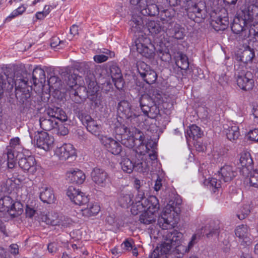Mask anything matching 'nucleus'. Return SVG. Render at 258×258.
<instances>
[{
	"instance_id": "obj_1",
	"label": "nucleus",
	"mask_w": 258,
	"mask_h": 258,
	"mask_svg": "<svg viewBox=\"0 0 258 258\" xmlns=\"http://www.w3.org/2000/svg\"><path fill=\"white\" fill-rule=\"evenodd\" d=\"M145 136L139 129L134 127L130 128L127 137L122 139V144L127 148H132L138 145L136 150L138 154L143 155V158L149 159L152 162L157 159V153L154 149H149L148 145L144 144Z\"/></svg>"
},
{
	"instance_id": "obj_2",
	"label": "nucleus",
	"mask_w": 258,
	"mask_h": 258,
	"mask_svg": "<svg viewBox=\"0 0 258 258\" xmlns=\"http://www.w3.org/2000/svg\"><path fill=\"white\" fill-rule=\"evenodd\" d=\"M182 234L176 230L170 232L167 231L163 234V241L157 247L165 257L169 253L179 255L183 254L188 252V249L186 246L182 244Z\"/></svg>"
},
{
	"instance_id": "obj_3",
	"label": "nucleus",
	"mask_w": 258,
	"mask_h": 258,
	"mask_svg": "<svg viewBox=\"0 0 258 258\" xmlns=\"http://www.w3.org/2000/svg\"><path fill=\"white\" fill-rule=\"evenodd\" d=\"M255 3L256 0H245L243 21L244 26L249 27L258 36V6Z\"/></svg>"
},
{
	"instance_id": "obj_4",
	"label": "nucleus",
	"mask_w": 258,
	"mask_h": 258,
	"mask_svg": "<svg viewBox=\"0 0 258 258\" xmlns=\"http://www.w3.org/2000/svg\"><path fill=\"white\" fill-rule=\"evenodd\" d=\"M243 177L244 182L250 186L258 187V170H254L253 161L247 151L243 152Z\"/></svg>"
},
{
	"instance_id": "obj_5",
	"label": "nucleus",
	"mask_w": 258,
	"mask_h": 258,
	"mask_svg": "<svg viewBox=\"0 0 258 258\" xmlns=\"http://www.w3.org/2000/svg\"><path fill=\"white\" fill-rule=\"evenodd\" d=\"M179 210L171 204H167L158 220V225L163 229H168L174 227Z\"/></svg>"
},
{
	"instance_id": "obj_6",
	"label": "nucleus",
	"mask_w": 258,
	"mask_h": 258,
	"mask_svg": "<svg viewBox=\"0 0 258 258\" xmlns=\"http://www.w3.org/2000/svg\"><path fill=\"white\" fill-rule=\"evenodd\" d=\"M31 139L36 142L37 147L46 151H50L53 147L54 138L44 131H37L33 135L32 132L29 133Z\"/></svg>"
},
{
	"instance_id": "obj_7",
	"label": "nucleus",
	"mask_w": 258,
	"mask_h": 258,
	"mask_svg": "<svg viewBox=\"0 0 258 258\" xmlns=\"http://www.w3.org/2000/svg\"><path fill=\"white\" fill-rule=\"evenodd\" d=\"M137 51L142 56L152 58L154 56L155 48L150 38L141 36L135 41Z\"/></svg>"
},
{
	"instance_id": "obj_8",
	"label": "nucleus",
	"mask_w": 258,
	"mask_h": 258,
	"mask_svg": "<svg viewBox=\"0 0 258 258\" xmlns=\"http://www.w3.org/2000/svg\"><path fill=\"white\" fill-rule=\"evenodd\" d=\"M211 25L217 31L224 30L229 25V20L225 9H222L217 14L213 12L211 15Z\"/></svg>"
},
{
	"instance_id": "obj_9",
	"label": "nucleus",
	"mask_w": 258,
	"mask_h": 258,
	"mask_svg": "<svg viewBox=\"0 0 258 258\" xmlns=\"http://www.w3.org/2000/svg\"><path fill=\"white\" fill-rule=\"evenodd\" d=\"M191 6L186 9L187 14L188 17L195 21H198L197 19L203 20L206 16L207 9L205 3L200 2L198 4L193 5L192 2H189L188 5ZM200 21V20H199Z\"/></svg>"
},
{
	"instance_id": "obj_10",
	"label": "nucleus",
	"mask_w": 258,
	"mask_h": 258,
	"mask_svg": "<svg viewBox=\"0 0 258 258\" xmlns=\"http://www.w3.org/2000/svg\"><path fill=\"white\" fill-rule=\"evenodd\" d=\"M41 219L47 224L58 225L63 227L68 226L71 222L69 218L55 213H48L43 215Z\"/></svg>"
},
{
	"instance_id": "obj_11",
	"label": "nucleus",
	"mask_w": 258,
	"mask_h": 258,
	"mask_svg": "<svg viewBox=\"0 0 258 258\" xmlns=\"http://www.w3.org/2000/svg\"><path fill=\"white\" fill-rule=\"evenodd\" d=\"M117 112L120 117L126 118L131 121H134L139 114L136 110H133L130 103L126 100H122L118 103Z\"/></svg>"
},
{
	"instance_id": "obj_12",
	"label": "nucleus",
	"mask_w": 258,
	"mask_h": 258,
	"mask_svg": "<svg viewBox=\"0 0 258 258\" xmlns=\"http://www.w3.org/2000/svg\"><path fill=\"white\" fill-rule=\"evenodd\" d=\"M138 71L143 79L149 84L154 83L157 78L155 71L150 69V67L144 62L138 63Z\"/></svg>"
},
{
	"instance_id": "obj_13",
	"label": "nucleus",
	"mask_w": 258,
	"mask_h": 258,
	"mask_svg": "<svg viewBox=\"0 0 258 258\" xmlns=\"http://www.w3.org/2000/svg\"><path fill=\"white\" fill-rule=\"evenodd\" d=\"M7 83L12 87L15 85L17 88H25L29 86L28 81L24 79L20 78L14 80L12 78L9 77L5 74L0 75V96L3 94Z\"/></svg>"
},
{
	"instance_id": "obj_14",
	"label": "nucleus",
	"mask_w": 258,
	"mask_h": 258,
	"mask_svg": "<svg viewBox=\"0 0 258 258\" xmlns=\"http://www.w3.org/2000/svg\"><path fill=\"white\" fill-rule=\"evenodd\" d=\"M99 140L104 148L111 154L116 155L121 152L122 146L118 141L106 136H101Z\"/></svg>"
},
{
	"instance_id": "obj_15",
	"label": "nucleus",
	"mask_w": 258,
	"mask_h": 258,
	"mask_svg": "<svg viewBox=\"0 0 258 258\" xmlns=\"http://www.w3.org/2000/svg\"><path fill=\"white\" fill-rule=\"evenodd\" d=\"M67 195L70 200L76 205H85L89 201L88 197L84 193L73 186L68 188Z\"/></svg>"
},
{
	"instance_id": "obj_16",
	"label": "nucleus",
	"mask_w": 258,
	"mask_h": 258,
	"mask_svg": "<svg viewBox=\"0 0 258 258\" xmlns=\"http://www.w3.org/2000/svg\"><path fill=\"white\" fill-rule=\"evenodd\" d=\"M18 164L24 172H27L29 174L34 175L38 168L36 160L32 156L21 158Z\"/></svg>"
},
{
	"instance_id": "obj_17",
	"label": "nucleus",
	"mask_w": 258,
	"mask_h": 258,
	"mask_svg": "<svg viewBox=\"0 0 258 258\" xmlns=\"http://www.w3.org/2000/svg\"><path fill=\"white\" fill-rule=\"evenodd\" d=\"M55 155L60 160H66L70 157L76 156V150L72 144H64L56 148Z\"/></svg>"
},
{
	"instance_id": "obj_18",
	"label": "nucleus",
	"mask_w": 258,
	"mask_h": 258,
	"mask_svg": "<svg viewBox=\"0 0 258 258\" xmlns=\"http://www.w3.org/2000/svg\"><path fill=\"white\" fill-rule=\"evenodd\" d=\"M92 180L98 186L105 187L107 183L108 175L103 169L95 168L91 174Z\"/></svg>"
},
{
	"instance_id": "obj_19",
	"label": "nucleus",
	"mask_w": 258,
	"mask_h": 258,
	"mask_svg": "<svg viewBox=\"0 0 258 258\" xmlns=\"http://www.w3.org/2000/svg\"><path fill=\"white\" fill-rule=\"evenodd\" d=\"M22 150V147L20 144V139L16 137L10 140V145L6 149V153L8 159H15L18 153Z\"/></svg>"
},
{
	"instance_id": "obj_20",
	"label": "nucleus",
	"mask_w": 258,
	"mask_h": 258,
	"mask_svg": "<svg viewBox=\"0 0 258 258\" xmlns=\"http://www.w3.org/2000/svg\"><path fill=\"white\" fill-rule=\"evenodd\" d=\"M66 176L70 182L76 184H82L85 179V174L81 170L76 169H71L67 171Z\"/></svg>"
},
{
	"instance_id": "obj_21",
	"label": "nucleus",
	"mask_w": 258,
	"mask_h": 258,
	"mask_svg": "<svg viewBox=\"0 0 258 258\" xmlns=\"http://www.w3.org/2000/svg\"><path fill=\"white\" fill-rule=\"evenodd\" d=\"M135 198L136 203L132 206L131 211L132 214L136 215L139 213L143 212L144 210L143 204L144 200H148L145 198L144 191L142 189H138Z\"/></svg>"
},
{
	"instance_id": "obj_22",
	"label": "nucleus",
	"mask_w": 258,
	"mask_h": 258,
	"mask_svg": "<svg viewBox=\"0 0 258 258\" xmlns=\"http://www.w3.org/2000/svg\"><path fill=\"white\" fill-rule=\"evenodd\" d=\"M86 124L87 130L95 136H99L101 133L102 127L96 121L89 115L85 116L83 120Z\"/></svg>"
},
{
	"instance_id": "obj_23",
	"label": "nucleus",
	"mask_w": 258,
	"mask_h": 258,
	"mask_svg": "<svg viewBox=\"0 0 258 258\" xmlns=\"http://www.w3.org/2000/svg\"><path fill=\"white\" fill-rule=\"evenodd\" d=\"M47 114L51 117L55 121L60 120L61 121H66L67 120L68 117L65 112L59 107L49 108L46 110Z\"/></svg>"
},
{
	"instance_id": "obj_24",
	"label": "nucleus",
	"mask_w": 258,
	"mask_h": 258,
	"mask_svg": "<svg viewBox=\"0 0 258 258\" xmlns=\"http://www.w3.org/2000/svg\"><path fill=\"white\" fill-rule=\"evenodd\" d=\"M150 0L145 2L140 9L139 10L140 13L144 16H155L160 13V10L158 7L154 4H150Z\"/></svg>"
},
{
	"instance_id": "obj_25",
	"label": "nucleus",
	"mask_w": 258,
	"mask_h": 258,
	"mask_svg": "<svg viewBox=\"0 0 258 258\" xmlns=\"http://www.w3.org/2000/svg\"><path fill=\"white\" fill-rule=\"evenodd\" d=\"M40 125L45 131H50L55 128L57 126L58 121H55L51 117H49L47 112L41 116L39 119Z\"/></svg>"
},
{
	"instance_id": "obj_26",
	"label": "nucleus",
	"mask_w": 258,
	"mask_h": 258,
	"mask_svg": "<svg viewBox=\"0 0 258 258\" xmlns=\"http://www.w3.org/2000/svg\"><path fill=\"white\" fill-rule=\"evenodd\" d=\"M143 204V211H149L152 213L157 212L159 209V204L157 198L155 196H151L148 200H144Z\"/></svg>"
},
{
	"instance_id": "obj_27",
	"label": "nucleus",
	"mask_w": 258,
	"mask_h": 258,
	"mask_svg": "<svg viewBox=\"0 0 258 258\" xmlns=\"http://www.w3.org/2000/svg\"><path fill=\"white\" fill-rule=\"evenodd\" d=\"M218 172L219 175L221 176V178L223 179L225 182L231 180L236 176L237 174L234 168L228 165L223 166Z\"/></svg>"
},
{
	"instance_id": "obj_28",
	"label": "nucleus",
	"mask_w": 258,
	"mask_h": 258,
	"mask_svg": "<svg viewBox=\"0 0 258 258\" xmlns=\"http://www.w3.org/2000/svg\"><path fill=\"white\" fill-rule=\"evenodd\" d=\"M46 81L45 71L39 67H36L32 73V80L31 83L34 86L38 84L43 85Z\"/></svg>"
},
{
	"instance_id": "obj_29",
	"label": "nucleus",
	"mask_w": 258,
	"mask_h": 258,
	"mask_svg": "<svg viewBox=\"0 0 258 258\" xmlns=\"http://www.w3.org/2000/svg\"><path fill=\"white\" fill-rule=\"evenodd\" d=\"M40 199L44 203H52L54 200L53 190L47 186H42L40 188Z\"/></svg>"
},
{
	"instance_id": "obj_30",
	"label": "nucleus",
	"mask_w": 258,
	"mask_h": 258,
	"mask_svg": "<svg viewBox=\"0 0 258 258\" xmlns=\"http://www.w3.org/2000/svg\"><path fill=\"white\" fill-rule=\"evenodd\" d=\"M100 210V206L97 204L89 203L86 207L80 210V213L84 217H90L97 215Z\"/></svg>"
},
{
	"instance_id": "obj_31",
	"label": "nucleus",
	"mask_w": 258,
	"mask_h": 258,
	"mask_svg": "<svg viewBox=\"0 0 258 258\" xmlns=\"http://www.w3.org/2000/svg\"><path fill=\"white\" fill-rule=\"evenodd\" d=\"M134 195L131 191L123 192L119 195L118 202L120 206L123 208H128L133 204Z\"/></svg>"
},
{
	"instance_id": "obj_32",
	"label": "nucleus",
	"mask_w": 258,
	"mask_h": 258,
	"mask_svg": "<svg viewBox=\"0 0 258 258\" xmlns=\"http://www.w3.org/2000/svg\"><path fill=\"white\" fill-rule=\"evenodd\" d=\"M146 26L151 35L153 37H157L159 34L163 31V28L161 26L159 22L155 21H149Z\"/></svg>"
},
{
	"instance_id": "obj_33",
	"label": "nucleus",
	"mask_w": 258,
	"mask_h": 258,
	"mask_svg": "<svg viewBox=\"0 0 258 258\" xmlns=\"http://www.w3.org/2000/svg\"><path fill=\"white\" fill-rule=\"evenodd\" d=\"M168 33L170 36L177 40L183 39L185 36V29L178 24H175L174 27L169 30Z\"/></svg>"
},
{
	"instance_id": "obj_34",
	"label": "nucleus",
	"mask_w": 258,
	"mask_h": 258,
	"mask_svg": "<svg viewBox=\"0 0 258 258\" xmlns=\"http://www.w3.org/2000/svg\"><path fill=\"white\" fill-rule=\"evenodd\" d=\"M202 135V132L200 128L195 124H192L189 126L187 130L185 137L188 140V138L194 139L195 138H201Z\"/></svg>"
},
{
	"instance_id": "obj_35",
	"label": "nucleus",
	"mask_w": 258,
	"mask_h": 258,
	"mask_svg": "<svg viewBox=\"0 0 258 258\" xmlns=\"http://www.w3.org/2000/svg\"><path fill=\"white\" fill-rule=\"evenodd\" d=\"M8 212L14 217L18 216L23 212V206L20 202L13 200V203H12Z\"/></svg>"
},
{
	"instance_id": "obj_36",
	"label": "nucleus",
	"mask_w": 258,
	"mask_h": 258,
	"mask_svg": "<svg viewBox=\"0 0 258 258\" xmlns=\"http://www.w3.org/2000/svg\"><path fill=\"white\" fill-rule=\"evenodd\" d=\"M85 80L87 86V93L90 95H94L98 91V87L94 80V77L92 76L90 78L89 77L86 78ZM84 88L86 89V88Z\"/></svg>"
},
{
	"instance_id": "obj_37",
	"label": "nucleus",
	"mask_w": 258,
	"mask_h": 258,
	"mask_svg": "<svg viewBox=\"0 0 258 258\" xmlns=\"http://www.w3.org/2000/svg\"><path fill=\"white\" fill-rule=\"evenodd\" d=\"M84 91V87H78L77 89L70 90V95L71 99L76 103H81L84 99V97L80 94L81 91Z\"/></svg>"
},
{
	"instance_id": "obj_38",
	"label": "nucleus",
	"mask_w": 258,
	"mask_h": 258,
	"mask_svg": "<svg viewBox=\"0 0 258 258\" xmlns=\"http://www.w3.org/2000/svg\"><path fill=\"white\" fill-rule=\"evenodd\" d=\"M175 63L177 66L181 70H186L189 67L188 58L182 53H179L178 55L176 56Z\"/></svg>"
},
{
	"instance_id": "obj_39",
	"label": "nucleus",
	"mask_w": 258,
	"mask_h": 258,
	"mask_svg": "<svg viewBox=\"0 0 258 258\" xmlns=\"http://www.w3.org/2000/svg\"><path fill=\"white\" fill-rule=\"evenodd\" d=\"M13 200L9 196L0 198V212H8Z\"/></svg>"
},
{
	"instance_id": "obj_40",
	"label": "nucleus",
	"mask_w": 258,
	"mask_h": 258,
	"mask_svg": "<svg viewBox=\"0 0 258 258\" xmlns=\"http://www.w3.org/2000/svg\"><path fill=\"white\" fill-rule=\"evenodd\" d=\"M144 211L145 212L142 214L140 217V221L141 223L145 224H150L155 221L156 216L155 213H152L147 211Z\"/></svg>"
},
{
	"instance_id": "obj_41",
	"label": "nucleus",
	"mask_w": 258,
	"mask_h": 258,
	"mask_svg": "<svg viewBox=\"0 0 258 258\" xmlns=\"http://www.w3.org/2000/svg\"><path fill=\"white\" fill-rule=\"evenodd\" d=\"M227 138L229 140H235L240 136L239 128L236 125H233L225 130Z\"/></svg>"
},
{
	"instance_id": "obj_42",
	"label": "nucleus",
	"mask_w": 258,
	"mask_h": 258,
	"mask_svg": "<svg viewBox=\"0 0 258 258\" xmlns=\"http://www.w3.org/2000/svg\"><path fill=\"white\" fill-rule=\"evenodd\" d=\"M253 237L250 233V229L247 226L243 225V246L244 244L246 246L250 245L252 242Z\"/></svg>"
},
{
	"instance_id": "obj_43",
	"label": "nucleus",
	"mask_w": 258,
	"mask_h": 258,
	"mask_svg": "<svg viewBox=\"0 0 258 258\" xmlns=\"http://www.w3.org/2000/svg\"><path fill=\"white\" fill-rule=\"evenodd\" d=\"M121 169L124 172L127 173H131L133 172L135 168V164L128 158H123L120 163Z\"/></svg>"
},
{
	"instance_id": "obj_44",
	"label": "nucleus",
	"mask_w": 258,
	"mask_h": 258,
	"mask_svg": "<svg viewBox=\"0 0 258 258\" xmlns=\"http://www.w3.org/2000/svg\"><path fill=\"white\" fill-rule=\"evenodd\" d=\"M143 112L149 118L153 119L157 116L159 112V110L156 105L152 104L149 107H146V108L143 107Z\"/></svg>"
},
{
	"instance_id": "obj_45",
	"label": "nucleus",
	"mask_w": 258,
	"mask_h": 258,
	"mask_svg": "<svg viewBox=\"0 0 258 258\" xmlns=\"http://www.w3.org/2000/svg\"><path fill=\"white\" fill-rule=\"evenodd\" d=\"M175 13L174 10L172 8L161 10L159 17L161 20L168 21L174 16Z\"/></svg>"
},
{
	"instance_id": "obj_46",
	"label": "nucleus",
	"mask_w": 258,
	"mask_h": 258,
	"mask_svg": "<svg viewBox=\"0 0 258 258\" xmlns=\"http://www.w3.org/2000/svg\"><path fill=\"white\" fill-rule=\"evenodd\" d=\"M241 16L239 15L236 16L231 25V30L235 34H240L242 32V26L240 22Z\"/></svg>"
},
{
	"instance_id": "obj_47",
	"label": "nucleus",
	"mask_w": 258,
	"mask_h": 258,
	"mask_svg": "<svg viewBox=\"0 0 258 258\" xmlns=\"http://www.w3.org/2000/svg\"><path fill=\"white\" fill-rule=\"evenodd\" d=\"M139 102L140 106L142 111L143 107L146 108V107H149L153 103L151 98L148 95L146 94L143 95L141 96Z\"/></svg>"
},
{
	"instance_id": "obj_48",
	"label": "nucleus",
	"mask_w": 258,
	"mask_h": 258,
	"mask_svg": "<svg viewBox=\"0 0 258 258\" xmlns=\"http://www.w3.org/2000/svg\"><path fill=\"white\" fill-rule=\"evenodd\" d=\"M78 78L80 79L81 77L77 76L76 74H72L69 76L68 84L71 90L77 89L78 87H82L77 84Z\"/></svg>"
},
{
	"instance_id": "obj_49",
	"label": "nucleus",
	"mask_w": 258,
	"mask_h": 258,
	"mask_svg": "<svg viewBox=\"0 0 258 258\" xmlns=\"http://www.w3.org/2000/svg\"><path fill=\"white\" fill-rule=\"evenodd\" d=\"M254 56V50L251 48L249 46H246L243 51V57L245 56V61L247 62L248 61H251Z\"/></svg>"
},
{
	"instance_id": "obj_50",
	"label": "nucleus",
	"mask_w": 258,
	"mask_h": 258,
	"mask_svg": "<svg viewBox=\"0 0 258 258\" xmlns=\"http://www.w3.org/2000/svg\"><path fill=\"white\" fill-rule=\"evenodd\" d=\"M130 128H128L124 124H119V125H116L115 128V131L116 134L119 135H123V139L127 137V135L128 134V131Z\"/></svg>"
},
{
	"instance_id": "obj_51",
	"label": "nucleus",
	"mask_w": 258,
	"mask_h": 258,
	"mask_svg": "<svg viewBox=\"0 0 258 258\" xmlns=\"http://www.w3.org/2000/svg\"><path fill=\"white\" fill-rule=\"evenodd\" d=\"M110 75L113 81L116 85V82L120 78V70L118 67H112L110 69Z\"/></svg>"
},
{
	"instance_id": "obj_52",
	"label": "nucleus",
	"mask_w": 258,
	"mask_h": 258,
	"mask_svg": "<svg viewBox=\"0 0 258 258\" xmlns=\"http://www.w3.org/2000/svg\"><path fill=\"white\" fill-rule=\"evenodd\" d=\"M243 90H251L254 86V81L253 79H249L246 77H243Z\"/></svg>"
},
{
	"instance_id": "obj_53",
	"label": "nucleus",
	"mask_w": 258,
	"mask_h": 258,
	"mask_svg": "<svg viewBox=\"0 0 258 258\" xmlns=\"http://www.w3.org/2000/svg\"><path fill=\"white\" fill-rule=\"evenodd\" d=\"M245 138L250 141L258 142V129L255 128L250 131L245 135Z\"/></svg>"
},
{
	"instance_id": "obj_54",
	"label": "nucleus",
	"mask_w": 258,
	"mask_h": 258,
	"mask_svg": "<svg viewBox=\"0 0 258 258\" xmlns=\"http://www.w3.org/2000/svg\"><path fill=\"white\" fill-rule=\"evenodd\" d=\"M203 229L201 230L202 231ZM204 232H202L201 231L200 233L199 231H197L196 233L192 235L191 237V239L190 241L188 243L187 247L186 246V248L189 250V249L197 242L198 239L200 238V237L204 235L205 233Z\"/></svg>"
},
{
	"instance_id": "obj_55",
	"label": "nucleus",
	"mask_w": 258,
	"mask_h": 258,
	"mask_svg": "<svg viewBox=\"0 0 258 258\" xmlns=\"http://www.w3.org/2000/svg\"><path fill=\"white\" fill-rule=\"evenodd\" d=\"M12 181L8 180L5 182H3L1 186V191L4 193H9L11 191V184Z\"/></svg>"
},
{
	"instance_id": "obj_56",
	"label": "nucleus",
	"mask_w": 258,
	"mask_h": 258,
	"mask_svg": "<svg viewBox=\"0 0 258 258\" xmlns=\"http://www.w3.org/2000/svg\"><path fill=\"white\" fill-rule=\"evenodd\" d=\"M131 25H132L133 28L136 29L135 31L140 30L141 27L142 26V21L141 19L139 18L137 19L133 18L131 21Z\"/></svg>"
},
{
	"instance_id": "obj_57",
	"label": "nucleus",
	"mask_w": 258,
	"mask_h": 258,
	"mask_svg": "<svg viewBox=\"0 0 258 258\" xmlns=\"http://www.w3.org/2000/svg\"><path fill=\"white\" fill-rule=\"evenodd\" d=\"M63 44V42L60 41L58 37H53L51 40L50 45L52 47H56L57 46H60L59 48H62L61 46Z\"/></svg>"
},
{
	"instance_id": "obj_58",
	"label": "nucleus",
	"mask_w": 258,
	"mask_h": 258,
	"mask_svg": "<svg viewBox=\"0 0 258 258\" xmlns=\"http://www.w3.org/2000/svg\"><path fill=\"white\" fill-rule=\"evenodd\" d=\"M164 257L165 256L162 252H160V250L157 246L149 255V258H164Z\"/></svg>"
},
{
	"instance_id": "obj_59",
	"label": "nucleus",
	"mask_w": 258,
	"mask_h": 258,
	"mask_svg": "<svg viewBox=\"0 0 258 258\" xmlns=\"http://www.w3.org/2000/svg\"><path fill=\"white\" fill-rule=\"evenodd\" d=\"M109 56L104 54H98L94 56V60L97 63H101L106 61Z\"/></svg>"
},
{
	"instance_id": "obj_60",
	"label": "nucleus",
	"mask_w": 258,
	"mask_h": 258,
	"mask_svg": "<svg viewBox=\"0 0 258 258\" xmlns=\"http://www.w3.org/2000/svg\"><path fill=\"white\" fill-rule=\"evenodd\" d=\"M58 127L57 134L61 136H65L67 135L69 133L68 129L64 126L63 124H57V126L56 127Z\"/></svg>"
},
{
	"instance_id": "obj_61",
	"label": "nucleus",
	"mask_w": 258,
	"mask_h": 258,
	"mask_svg": "<svg viewBox=\"0 0 258 258\" xmlns=\"http://www.w3.org/2000/svg\"><path fill=\"white\" fill-rule=\"evenodd\" d=\"M36 210L29 205H27L25 209L26 216L32 218L36 213Z\"/></svg>"
},
{
	"instance_id": "obj_62",
	"label": "nucleus",
	"mask_w": 258,
	"mask_h": 258,
	"mask_svg": "<svg viewBox=\"0 0 258 258\" xmlns=\"http://www.w3.org/2000/svg\"><path fill=\"white\" fill-rule=\"evenodd\" d=\"M134 164H135L134 169L135 170H137L138 172H145V168H146L147 166H145L144 167L142 166V165L143 164V161L139 162L138 163H134Z\"/></svg>"
},
{
	"instance_id": "obj_63",
	"label": "nucleus",
	"mask_w": 258,
	"mask_h": 258,
	"mask_svg": "<svg viewBox=\"0 0 258 258\" xmlns=\"http://www.w3.org/2000/svg\"><path fill=\"white\" fill-rule=\"evenodd\" d=\"M123 249L125 250L129 251L132 249V243L131 241L126 240L121 244Z\"/></svg>"
},
{
	"instance_id": "obj_64",
	"label": "nucleus",
	"mask_w": 258,
	"mask_h": 258,
	"mask_svg": "<svg viewBox=\"0 0 258 258\" xmlns=\"http://www.w3.org/2000/svg\"><path fill=\"white\" fill-rule=\"evenodd\" d=\"M210 184L216 188H218L220 187L221 185V181L220 180H218L215 178H212L209 181Z\"/></svg>"
}]
</instances>
